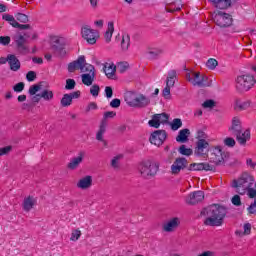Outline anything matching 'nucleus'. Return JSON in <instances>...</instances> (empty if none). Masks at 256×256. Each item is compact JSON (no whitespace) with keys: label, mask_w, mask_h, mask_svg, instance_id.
Masks as SVG:
<instances>
[{"label":"nucleus","mask_w":256,"mask_h":256,"mask_svg":"<svg viewBox=\"0 0 256 256\" xmlns=\"http://www.w3.org/2000/svg\"><path fill=\"white\" fill-rule=\"evenodd\" d=\"M201 213H206L207 215L204 225H208L209 227H219L223 225V219H225V215H227V209L223 206L214 204L204 209Z\"/></svg>","instance_id":"nucleus-1"},{"label":"nucleus","mask_w":256,"mask_h":256,"mask_svg":"<svg viewBox=\"0 0 256 256\" xmlns=\"http://www.w3.org/2000/svg\"><path fill=\"white\" fill-rule=\"evenodd\" d=\"M2 19L7 21L9 25H12L14 29H19L20 31H32L31 24H19V22L29 23V16L24 13H17L15 16L10 14H3Z\"/></svg>","instance_id":"nucleus-2"},{"label":"nucleus","mask_w":256,"mask_h":256,"mask_svg":"<svg viewBox=\"0 0 256 256\" xmlns=\"http://www.w3.org/2000/svg\"><path fill=\"white\" fill-rule=\"evenodd\" d=\"M253 183H255V179L253 176L249 174H243L238 180H234L232 187L235 189H243V191H247V195L250 199L256 198V189L253 187Z\"/></svg>","instance_id":"nucleus-3"},{"label":"nucleus","mask_w":256,"mask_h":256,"mask_svg":"<svg viewBox=\"0 0 256 256\" xmlns=\"http://www.w3.org/2000/svg\"><path fill=\"white\" fill-rule=\"evenodd\" d=\"M124 101L129 107H137L143 109L151 103V99L143 94H137L133 91H128L124 95Z\"/></svg>","instance_id":"nucleus-4"},{"label":"nucleus","mask_w":256,"mask_h":256,"mask_svg":"<svg viewBox=\"0 0 256 256\" xmlns=\"http://www.w3.org/2000/svg\"><path fill=\"white\" fill-rule=\"evenodd\" d=\"M255 77L251 74H242L236 78V90L239 93L249 91L255 86Z\"/></svg>","instance_id":"nucleus-5"},{"label":"nucleus","mask_w":256,"mask_h":256,"mask_svg":"<svg viewBox=\"0 0 256 256\" xmlns=\"http://www.w3.org/2000/svg\"><path fill=\"white\" fill-rule=\"evenodd\" d=\"M138 169L144 179H151V177H155L157 175V171H159V164L147 160L143 161L139 165Z\"/></svg>","instance_id":"nucleus-6"},{"label":"nucleus","mask_w":256,"mask_h":256,"mask_svg":"<svg viewBox=\"0 0 256 256\" xmlns=\"http://www.w3.org/2000/svg\"><path fill=\"white\" fill-rule=\"evenodd\" d=\"M214 22L221 28L231 27V25H233V18L228 13L218 11L214 16Z\"/></svg>","instance_id":"nucleus-7"},{"label":"nucleus","mask_w":256,"mask_h":256,"mask_svg":"<svg viewBox=\"0 0 256 256\" xmlns=\"http://www.w3.org/2000/svg\"><path fill=\"white\" fill-rule=\"evenodd\" d=\"M82 73H84L81 75L83 85L91 87V85H93V81H95V66L86 64V68H84Z\"/></svg>","instance_id":"nucleus-8"},{"label":"nucleus","mask_w":256,"mask_h":256,"mask_svg":"<svg viewBox=\"0 0 256 256\" xmlns=\"http://www.w3.org/2000/svg\"><path fill=\"white\" fill-rule=\"evenodd\" d=\"M215 165H222V163H225V159H229V152L223 151V148L221 146H216L212 150V157Z\"/></svg>","instance_id":"nucleus-9"},{"label":"nucleus","mask_w":256,"mask_h":256,"mask_svg":"<svg viewBox=\"0 0 256 256\" xmlns=\"http://www.w3.org/2000/svg\"><path fill=\"white\" fill-rule=\"evenodd\" d=\"M169 121V115L167 113H160L152 115V119L148 121L149 127L159 129L162 125H165Z\"/></svg>","instance_id":"nucleus-10"},{"label":"nucleus","mask_w":256,"mask_h":256,"mask_svg":"<svg viewBox=\"0 0 256 256\" xmlns=\"http://www.w3.org/2000/svg\"><path fill=\"white\" fill-rule=\"evenodd\" d=\"M65 38L56 35L50 36V47L54 53H61L65 49Z\"/></svg>","instance_id":"nucleus-11"},{"label":"nucleus","mask_w":256,"mask_h":256,"mask_svg":"<svg viewBox=\"0 0 256 256\" xmlns=\"http://www.w3.org/2000/svg\"><path fill=\"white\" fill-rule=\"evenodd\" d=\"M165 139H167V132L165 130H156L150 135L149 141L152 145L161 147L165 143Z\"/></svg>","instance_id":"nucleus-12"},{"label":"nucleus","mask_w":256,"mask_h":256,"mask_svg":"<svg viewBox=\"0 0 256 256\" xmlns=\"http://www.w3.org/2000/svg\"><path fill=\"white\" fill-rule=\"evenodd\" d=\"M189 167V162L185 157L176 158L173 164L171 165V171L173 175H179L183 169Z\"/></svg>","instance_id":"nucleus-13"},{"label":"nucleus","mask_w":256,"mask_h":256,"mask_svg":"<svg viewBox=\"0 0 256 256\" xmlns=\"http://www.w3.org/2000/svg\"><path fill=\"white\" fill-rule=\"evenodd\" d=\"M87 63L85 61V56H79L77 60L68 64V71L69 73H73L76 69H80V71H85L87 67Z\"/></svg>","instance_id":"nucleus-14"},{"label":"nucleus","mask_w":256,"mask_h":256,"mask_svg":"<svg viewBox=\"0 0 256 256\" xmlns=\"http://www.w3.org/2000/svg\"><path fill=\"white\" fill-rule=\"evenodd\" d=\"M203 199H205V193L203 191H194L186 197V203L188 205H197V203H201Z\"/></svg>","instance_id":"nucleus-15"},{"label":"nucleus","mask_w":256,"mask_h":256,"mask_svg":"<svg viewBox=\"0 0 256 256\" xmlns=\"http://www.w3.org/2000/svg\"><path fill=\"white\" fill-rule=\"evenodd\" d=\"M79 97H81V91L64 94L60 100V105L62 107H70V105L73 103V99H79Z\"/></svg>","instance_id":"nucleus-16"},{"label":"nucleus","mask_w":256,"mask_h":256,"mask_svg":"<svg viewBox=\"0 0 256 256\" xmlns=\"http://www.w3.org/2000/svg\"><path fill=\"white\" fill-rule=\"evenodd\" d=\"M193 75V80H192V85L194 87H209V82H207V76H201L199 72H194L192 73Z\"/></svg>","instance_id":"nucleus-17"},{"label":"nucleus","mask_w":256,"mask_h":256,"mask_svg":"<svg viewBox=\"0 0 256 256\" xmlns=\"http://www.w3.org/2000/svg\"><path fill=\"white\" fill-rule=\"evenodd\" d=\"M215 169V166L203 162V163H192L188 167V171H213Z\"/></svg>","instance_id":"nucleus-18"},{"label":"nucleus","mask_w":256,"mask_h":256,"mask_svg":"<svg viewBox=\"0 0 256 256\" xmlns=\"http://www.w3.org/2000/svg\"><path fill=\"white\" fill-rule=\"evenodd\" d=\"M183 4L181 0H167L165 10L167 13H175V11H181Z\"/></svg>","instance_id":"nucleus-19"},{"label":"nucleus","mask_w":256,"mask_h":256,"mask_svg":"<svg viewBox=\"0 0 256 256\" xmlns=\"http://www.w3.org/2000/svg\"><path fill=\"white\" fill-rule=\"evenodd\" d=\"M234 136L236 137V141L239 143V145L244 147V145H247V141L251 139V130L247 129L244 132L241 130L237 134H234Z\"/></svg>","instance_id":"nucleus-20"},{"label":"nucleus","mask_w":256,"mask_h":256,"mask_svg":"<svg viewBox=\"0 0 256 256\" xmlns=\"http://www.w3.org/2000/svg\"><path fill=\"white\" fill-rule=\"evenodd\" d=\"M209 148V142L205 139H199L196 142L195 155L200 157L201 155H205V151Z\"/></svg>","instance_id":"nucleus-21"},{"label":"nucleus","mask_w":256,"mask_h":256,"mask_svg":"<svg viewBox=\"0 0 256 256\" xmlns=\"http://www.w3.org/2000/svg\"><path fill=\"white\" fill-rule=\"evenodd\" d=\"M116 41H121V48L123 51H127L131 43V36H129V33L117 34Z\"/></svg>","instance_id":"nucleus-22"},{"label":"nucleus","mask_w":256,"mask_h":256,"mask_svg":"<svg viewBox=\"0 0 256 256\" xmlns=\"http://www.w3.org/2000/svg\"><path fill=\"white\" fill-rule=\"evenodd\" d=\"M85 157V152L81 151L79 152L77 157H74L71 159V161L68 163V169L75 170L83 163V158Z\"/></svg>","instance_id":"nucleus-23"},{"label":"nucleus","mask_w":256,"mask_h":256,"mask_svg":"<svg viewBox=\"0 0 256 256\" xmlns=\"http://www.w3.org/2000/svg\"><path fill=\"white\" fill-rule=\"evenodd\" d=\"M229 131L232 135L241 133L242 126H241V120L239 119V117L235 116L232 118V124H231V127L229 128Z\"/></svg>","instance_id":"nucleus-24"},{"label":"nucleus","mask_w":256,"mask_h":256,"mask_svg":"<svg viewBox=\"0 0 256 256\" xmlns=\"http://www.w3.org/2000/svg\"><path fill=\"white\" fill-rule=\"evenodd\" d=\"M8 65H10L11 71H19L21 69V62L13 54L8 55Z\"/></svg>","instance_id":"nucleus-25"},{"label":"nucleus","mask_w":256,"mask_h":256,"mask_svg":"<svg viewBox=\"0 0 256 256\" xmlns=\"http://www.w3.org/2000/svg\"><path fill=\"white\" fill-rule=\"evenodd\" d=\"M93 185V177L91 176H85L82 179H80L77 183L78 189H89Z\"/></svg>","instance_id":"nucleus-26"},{"label":"nucleus","mask_w":256,"mask_h":256,"mask_svg":"<svg viewBox=\"0 0 256 256\" xmlns=\"http://www.w3.org/2000/svg\"><path fill=\"white\" fill-rule=\"evenodd\" d=\"M209 1L210 3H213L216 9H221V10L229 9V7H231L233 3L231 0H209Z\"/></svg>","instance_id":"nucleus-27"},{"label":"nucleus","mask_w":256,"mask_h":256,"mask_svg":"<svg viewBox=\"0 0 256 256\" xmlns=\"http://www.w3.org/2000/svg\"><path fill=\"white\" fill-rule=\"evenodd\" d=\"M179 227V218H172L166 224L163 225V229L166 233H171V231H175Z\"/></svg>","instance_id":"nucleus-28"},{"label":"nucleus","mask_w":256,"mask_h":256,"mask_svg":"<svg viewBox=\"0 0 256 256\" xmlns=\"http://www.w3.org/2000/svg\"><path fill=\"white\" fill-rule=\"evenodd\" d=\"M189 135H191V131L187 128L179 131L176 141L177 143H187L189 141Z\"/></svg>","instance_id":"nucleus-29"},{"label":"nucleus","mask_w":256,"mask_h":256,"mask_svg":"<svg viewBox=\"0 0 256 256\" xmlns=\"http://www.w3.org/2000/svg\"><path fill=\"white\" fill-rule=\"evenodd\" d=\"M99 33H83L82 38L84 41H87L88 45H95L97 39H99Z\"/></svg>","instance_id":"nucleus-30"},{"label":"nucleus","mask_w":256,"mask_h":256,"mask_svg":"<svg viewBox=\"0 0 256 256\" xmlns=\"http://www.w3.org/2000/svg\"><path fill=\"white\" fill-rule=\"evenodd\" d=\"M106 131H107V120H102L99 126V130L96 133L97 141H103V135H105Z\"/></svg>","instance_id":"nucleus-31"},{"label":"nucleus","mask_w":256,"mask_h":256,"mask_svg":"<svg viewBox=\"0 0 256 256\" xmlns=\"http://www.w3.org/2000/svg\"><path fill=\"white\" fill-rule=\"evenodd\" d=\"M176 81H177V71L175 70L168 71V77L166 79L167 87H174Z\"/></svg>","instance_id":"nucleus-32"},{"label":"nucleus","mask_w":256,"mask_h":256,"mask_svg":"<svg viewBox=\"0 0 256 256\" xmlns=\"http://www.w3.org/2000/svg\"><path fill=\"white\" fill-rule=\"evenodd\" d=\"M35 207V198L33 196H28L23 201V209L24 211H30Z\"/></svg>","instance_id":"nucleus-33"},{"label":"nucleus","mask_w":256,"mask_h":256,"mask_svg":"<svg viewBox=\"0 0 256 256\" xmlns=\"http://www.w3.org/2000/svg\"><path fill=\"white\" fill-rule=\"evenodd\" d=\"M162 51L159 48H150L147 50L148 59H157Z\"/></svg>","instance_id":"nucleus-34"},{"label":"nucleus","mask_w":256,"mask_h":256,"mask_svg":"<svg viewBox=\"0 0 256 256\" xmlns=\"http://www.w3.org/2000/svg\"><path fill=\"white\" fill-rule=\"evenodd\" d=\"M170 127H171L172 131H179V129H181V127H183V121H181V119H179V118H175L170 123Z\"/></svg>","instance_id":"nucleus-35"},{"label":"nucleus","mask_w":256,"mask_h":256,"mask_svg":"<svg viewBox=\"0 0 256 256\" xmlns=\"http://www.w3.org/2000/svg\"><path fill=\"white\" fill-rule=\"evenodd\" d=\"M178 153H180V155H185L186 157H191V154L193 153V149L187 148V146L183 144L179 147Z\"/></svg>","instance_id":"nucleus-36"},{"label":"nucleus","mask_w":256,"mask_h":256,"mask_svg":"<svg viewBox=\"0 0 256 256\" xmlns=\"http://www.w3.org/2000/svg\"><path fill=\"white\" fill-rule=\"evenodd\" d=\"M41 97L44 101H51L54 97L53 91L45 89L41 92Z\"/></svg>","instance_id":"nucleus-37"},{"label":"nucleus","mask_w":256,"mask_h":256,"mask_svg":"<svg viewBox=\"0 0 256 256\" xmlns=\"http://www.w3.org/2000/svg\"><path fill=\"white\" fill-rule=\"evenodd\" d=\"M27 42V39L23 35H19L16 38V44L19 49H25V43Z\"/></svg>","instance_id":"nucleus-38"},{"label":"nucleus","mask_w":256,"mask_h":256,"mask_svg":"<svg viewBox=\"0 0 256 256\" xmlns=\"http://www.w3.org/2000/svg\"><path fill=\"white\" fill-rule=\"evenodd\" d=\"M76 85H77V82H75L74 79L69 78L66 80L65 89H66V91H73V89H75Z\"/></svg>","instance_id":"nucleus-39"},{"label":"nucleus","mask_w":256,"mask_h":256,"mask_svg":"<svg viewBox=\"0 0 256 256\" xmlns=\"http://www.w3.org/2000/svg\"><path fill=\"white\" fill-rule=\"evenodd\" d=\"M217 65H219V62H217V60H215L214 58H210L206 62V66L208 67V69H211V71L215 70Z\"/></svg>","instance_id":"nucleus-40"},{"label":"nucleus","mask_w":256,"mask_h":256,"mask_svg":"<svg viewBox=\"0 0 256 256\" xmlns=\"http://www.w3.org/2000/svg\"><path fill=\"white\" fill-rule=\"evenodd\" d=\"M251 105V103L249 101H238L236 102V107L237 109H239V111H245V109H248V107Z\"/></svg>","instance_id":"nucleus-41"},{"label":"nucleus","mask_w":256,"mask_h":256,"mask_svg":"<svg viewBox=\"0 0 256 256\" xmlns=\"http://www.w3.org/2000/svg\"><path fill=\"white\" fill-rule=\"evenodd\" d=\"M104 72L106 74V76L108 77V79H111V77H113V75H115V66H109L107 68V66H104Z\"/></svg>","instance_id":"nucleus-42"},{"label":"nucleus","mask_w":256,"mask_h":256,"mask_svg":"<svg viewBox=\"0 0 256 256\" xmlns=\"http://www.w3.org/2000/svg\"><path fill=\"white\" fill-rule=\"evenodd\" d=\"M99 91H101V88L97 84H94L90 87V94L92 97H99Z\"/></svg>","instance_id":"nucleus-43"},{"label":"nucleus","mask_w":256,"mask_h":256,"mask_svg":"<svg viewBox=\"0 0 256 256\" xmlns=\"http://www.w3.org/2000/svg\"><path fill=\"white\" fill-rule=\"evenodd\" d=\"M215 105H216L215 100L208 99V100L203 102L202 107L204 109H213V107H215Z\"/></svg>","instance_id":"nucleus-44"},{"label":"nucleus","mask_w":256,"mask_h":256,"mask_svg":"<svg viewBox=\"0 0 256 256\" xmlns=\"http://www.w3.org/2000/svg\"><path fill=\"white\" fill-rule=\"evenodd\" d=\"M23 89H25V83L23 82L17 83L13 86V91H15V93H21Z\"/></svg>","instance_id":"nucleus-45"},{"label":"nucleus","mask_w":256,"mask_h":256,"mask_svg":"<svg viewBox=\"0 0 256 256\" xmlns=\"http://www.w3.org/2000/svg\"><path fill=\"white\" fill-rule=\"evenodd\" d=\"M110 107L112 109H119L121 107V100L119 98H115L110 102Z\"/></svg>","instance_id":"nucleus-46"},{"label":"nucleus","mask_w":256,"mask_h":256,"mask_svg":"<svg viewBox=\"0 0 256 256\" xmlns=\"http://www.w3.org/2000/svg\"><path fill=\"white\" fill-rule=\"evenodd\" d=\"M26 79H27V81H29V82L35 81V79H37V73H35V71H29V72L26 74Z\"/></svg>","instance_id":"nucleus-47"},{"label":"nucleus","mask_w":256,"mask_h":256,"mask_svg":"<svg viewBox=\"0 0 256 256\" xmlns=\"http://www.w3.org/2000/svg\"><path fill=\"white\" fill-rule=\"evenodd\" d=\"M236 144L235 139L231 137H227L224 139V145L226 147H233Z\"/></svg>","instance_id":"nucleus-48"},{"label":"nucleus","mask_w":256,"mask_h":256,"mask_svg":"<svg viewBox=\"0 0 256 256\" xmlns=\"http://www.w3.org/2000/svg\"><path fill=\"white\" fill-rule=\"evenodd\" d=\"M128 68H129V63L127 62H120L118 64V69L120 73H125V71H127Z\"/></svg>","instance_id":"nucleus-49"},{"label":"nucleus","mask_w":256,"mask_h":256,"mask_svg":"<svg viewBox=\"0 0 256 256\" xmlns=\"http://www.w3.org/2000/svg\"><path fill=\"white\" fill-rule=\"evenodd\" d=\"M104 93L107 99H111V97H113V88L111 86H106Z\"/></svg>","instance_id":"nucleus-50"},{"label":"nucleus","mask_w":256,"mask_h":256,"mask_svg":"<svg viewBox=\"0 0 256 256\" xmlns=\"http://www.w3.org/2000/svg\"><path fill=\"white\" fill-rule=\"evenodd\" d=\"M79 237H81V231L79 230H74L71 234V241H78L79 240Z\"/></svg>","instance_id":"nucleus-51"},{"label":"nucleus","mask_w":256,"mask_h":256,"mask_svg":"<svg viewBox=\"0 0 256 256\" xmlns=\"http://www.w3.org/2000/svg\"><path fill=\"white\" fill-rule=\"evenodd\" d=\"M40 89H41V86H39V85H32L29 88V94L30 95H37V92L40 91Z\"/></svg>","instance_id":"nucleus-52"},{"label":"nucleus","mask_w":256,"mask_h":256,"mask_svg":"<svg viewBox=\"0 0 256 256\" xmlns=\"http://www.w3.org/2000/svg\"><path fill=\"white\" fill-rule=\"evenodd\" d=\"M232 203L236 206V207H241V196L240 195H234L232 197Z\"/></svg>","instance_id":"nucleus-53"},{"label":"nucleus","mask_w":256,"mask_h":256,"mask_svg":"<svg viewBox=\"0 0 256 256\" xmlns=\"http://www.w3.org/2000/svg\"><path fill=\"white\" fill-rule=\"evenodd\" d=\"M249 215H255L256 213V200L247 208Z\"/></svg>","instance_id":"nucleus-54"},{"label":"nucleus","mask_w":256,"mask_h":256,"mask_svg":"<svg viewBox=\"0 0 256 256\" xmlns=\"http://www.w3.org/2000/svg\"><path fill=\"white\" fill-rule=\"evenodd\" d=\"M81 33H97V31L94 29H91V26L89 25H84L81 28Z\"/></svg>","instance_id":"nucleus-55"},{"label":"nucleus","mask_w":256,"mask_h":256,"mask_svg":"<svg viewBox=\"0 0 256 256\" xmlns=\"http://www.w3.org/2000/svg\"><path fill=\"white\" fill-rule=\"evenodd\" d=\"M115 115H117V113H115L113 111L105 112L104 118L102 119V121H107V119H113V117H115Z\"/></svg>","instance_id":"nucleus-56"},{"label":"nucleus","mask_w":256,"mask_h":256,"mask_svg":"<svg viewBox=\"0 0 256 256\" xmlns=\"http://www.w3.org/2000/svg\"><path fill=\"white\" fill-rule=\"evenodd\" d=\"M11 149H13V147H11V146H6V147H3V148H0V157L10 153Z\"/></svg>","instance_id":"nucleus-57"},{"label":"nucleus","mask_w":256,"mask_h":256,"mask_svg":"<svg viewBox=\"0 0 256 256\" xmlns=\"http://www.w3.org/2000/svg\"><path fill=\"white\" fill-rule=\"evenodd\" d=\"M0 43L1 45H9V43H11V38L9 36H1Z\"/></svg>","instance_id":"nucleus-58"},{"label":"nucleus","mask_w":256,"mask_h":256,"mask_svg":"<svg viewBox=\"0 0 256 256\" xmlns=\"http://www.w3.org/2000/svg\"><path fill=\"white\" fill-rule=\"evenodd\" d=\"M97 109V103L90 102L86 108V113H89V111H95Z\"/></svg>","instance_id":"nucleus-59"},{"label":"nucleus","mask_w":256,"mask_h":256,"mask_svg":"<svg viewBox=\"0 0 256 256\" xmlns=\"http://www.w3.org/2000/svg\"><path fill=\"white\" fill-rule=\"evenodd\" d=\"M115 32V24L113 21L108 22V28L106 30V33H114Z\"/></svg>","instance_id":"nucleus-60"},{"label":"nucleus","mask_w":256,"mask_h":256,"mask_svg":"<svg viewBox=\"0 0 256 256\" xmlns=\"http://www.w3.org/2000/svg\"><path fill=\"white\" fill-rule=\"evenodd\" d=\"M121 157H123V155H117L115 156L112 161H111V166L116 168L117 167V163L119 161V159H121Z\"/></svg>","instance_id":"nucleus-61"},{"label":"nucleus","mask_w":256,"mask_h":256,"mask_svg":"<svg viewBox=\"0 0 256 256\" xmlns=\"http://www.w3.org/2000/svg\"><path fill=\"white\" fill-rule=\"evenodd\" d=\"M246 165H247V167H250V169H254L256 167V163L253 162V159H251V158H248L246 160Z\"/></svg>","instance_id":"nucleus-62"},{"label":"nucleus","mask_w":256,"mask_h":256,"mask_svg":"<svg viewBox=\"0 0 256 256\" xmlns=\"http://www.w3.org/2000/svg\"><path fill=\"white\" fill-rule=\"evenodd\" d=\"M244 233H245V235H249L251 233V224L250 223L244 224Z\"/></svg>","instance_id":"nucleus-63"},{"label":"nucleus","mask_w":256,"mask_h":256,"mask_svg":"<svg viewBox=\"0 0 256 256\" xmlns=\"http://www.w3.org/2000/svg\"><path fill=\"white\" fill-rule=\"evenodd\" d=\"M198 256H215V253L212 251H205V252L199 254Z\"/></svg>","instance_id":"nucleus-64"}]
</instances>
